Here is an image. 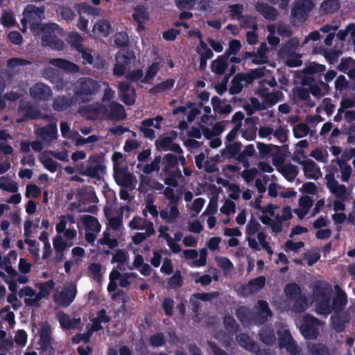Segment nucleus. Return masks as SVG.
Masks as SVG:
<instances>
[{
  "label": "nucleus",
  "instance_id": "nucleus-10",
  "mask_svg": "<svg viewBox=\"0 0 355 355\" xmlns=\"http://www.w3.org/2000/svg\"><path fill=\"white\" fill-rule=\"evenodd\" d=\"M119 96L121 101L128 105H132L136 100V92L130 82L127 80L119 81L117 83Z\"/></svg>",
  "mask_w": 355,
  "mask_h": 355
},
{
  "label": "nucleus",
  "instance_id": "nucleus-19",
  "mask_svg": "<svg viewBox=\"0 0 355 355\" xmlns=\"http://www.w3.org/2000/svg\"><path fill=\"white\" fill-rule=\"evenodd\" d=\"M258 305L259 311L254 315L253 320L256 324H262L268 320V317L272 315V311L266 301L259 300Z\"/></svg>",
  "mask_w": 355,
  "mask_h": 355
},
{
  "label": "nucleus",
  "instance_id": "nucleus-37",
  "mask_svg": "<svg viewBox=\"0 0 355 355\" xmlns=\"http://www.w3.org/2000/svg\"><path fill=\"white\" fill-rule=\"evenodd\" d=\"M293 94L299 101L303 102L307 107H313L315 106V102L311 100L309 89L299 87L293 90Z\"/></svg>",
  "mask_w": 355,
  "mask_h": 355
},
{
  "label": "nucleus",
  "instance_id": "nucleus-23",
  "mask_svg": "<svg viewBox=\"0 0 355 355\" xmlns=\"http://www.w3.org/2000/svg\"><path fill=\"white\" fill-rule=\"evenodd\" d=\"M268 48L266 42H262L257 51H254V58L251 60L253 64H264L269 62L268 55Z\"/></svg>",
  "mask_w": 355,
  "mask_h": 355
},
{
  "label": "nucleus",
  "instance_id": "nucleus-57",
  "mask_svg": "<svg viewBox=\"0 0 355 355\" xmlns=\"http://www.w3.org/2000/svg\"><path fill=\"white\" fill-rule=\"evenodd\" d=\"M39 344L41 348L47 349L51 344V329L48 327H42L40 333Z\"/></svg>",
  "mask_w": 355,
  "mask_h": 355
},
{
  "label": "nucleus",
  "instance_id": "nucleus-3",
  "mask_svg": "<svg viewBox=\"0 0 355 355\" xmlns=\"http://www.w3.org/2000/svg\"><path fill=\"white\" fill-rule=\"evenodd\" d=\"M321 321L309 313L302 317V322L300 326V334L306 340H315L319 336V327Z\"/></svg>",
  "mask_w": 355,
  "mask_h": 355
},
{
  "label": "nucleus",
  "instance_id": "nucleus-15",
  "mask_svg": "<svg viewBox=\"0 0 355 355\" xmlns=\"http://www.w3.org/2000/svg\"><path fill=\"white\" fill-rule=\"evenodd\" d=\"M55 286V282L53 279L48 280L40 284L39 288L40 291L34 298H26L24 300V303L27 306L37 305V303L42 298L48 296Z\"/></svg>",
  "mask_w": 355,
  "mask_h": 355
},
{
  "label": "nucleus",
  "instance_id": "nucleus-54",
  "mask_svg": "<svg viewBox=\"0 0 355 355\" xmlns=\"http://www.w3.org/2000/svg\"><path fill=\"white\" fill-rule=\"evenodd\" d=\"M224 326L230 334H235L239 329V324L232 315H225L223 318Z\"/></svg>",
  "mask_w": 355,
  "mask_h": 355
},
{
  "label": "nucleus",
  "instance_id": "nucleus-58",
  "mask_svg": "<svg viewBox=\"0 0 355 355\" xmlns=\"http://www.w3.org/2000/svg\"><path fill=\"white\" fill-rule=\"evenodd\" d=\"M78 12L79 15L83 13L92 15H99L100 10L97 8H94L85 3H81L77 4L75 7Z\"/></svg>",
  "mask_w": 355,
  "mask_h": 355
},
{
  "label": "nucleus",
  "instance_id": "nucleus-45",
  "mask_svg": "<svg viewBox=\"0 0 355 355\" xmlns=\"http://www.w3.org/2000/svg\"><path fill=\"white\" fill-rule=\"evenodd\" d=\"M49 155L50 154L47 151L44 152L39 156V159L47 170L55 172L58 169V164L53 160Z\"/></svg>",
  "mask_w": 355,
  "mask_h": 355
},
{
  "label": "nucleus",
  "instance_id": "nucleus-41",
  "mask_svg": "<svg viewBox=\"0 0 355 355\" xmlns=\"http://www.w3.org/2000/svg\"><path fill=\"white\" fill-rule=\"evenodd\" d=\"M161 162L162 157L158 155L156 156L150 164H138L137 168H139L140 171H141L144 173L148 175L154 171H157L159 170Z\"/></svg>",
  "mask_w": 355,
  "mask_h": 355
},
{
  "label": "nucleus",
  "instance_id": "nucleus-34",
  "mask_svg": "<svg viewBox=\"0 0 355 355\" xmlns=\"http://www.w3.org/2000/svg\"><path fill=\"white\" fill-rule=\"evenodd\" d=\"M256 150L253 144H248L236 157V160L241 162L245 168H249L250 164L247 159V157H254L256 155Z\"/></svg>",
  "mask_w": 355,
  "mask_h": 355
},
{
  "label": "nucleus",
  "instance_id": "nucleus-36",
  "mask_svg": "<svg viewBox=\"0 0 355 355\" xmlns=\"http://www.w3.org/2000/svg\"><path fill=\"white\" fill-rule=\"evenodd\" d=\"M19 114L22 116L21 118H17L16 119L17 123H21L24 121L26 119H33L37 116L36 112L33 110V108L31 106V105L28 102H21L19 110Z\"/></svg>",
  "mask_w": 355,
  "mask_h": 355
},
{
  "label": "nucleus",
  "instance_id": "nucleus-29",
  "mask_svg": "<svg viewBox=\"0 0 355 355\" xmlns=\"http://www.w3.org/2000/svg\"><path fill=\"white\" fill-rule=\"evenodd\" d=\"M256 10L258 11L264 18L268 20H275L278 16V12L277 10L268 6L266 3L259 2L256 5Z\"/></svg>",
  "mask_w": 355,
  "mask_h": 355
},
{
  "label": "nucleus",
  "instance_id": "nucleus-27",
  "mask_svg": "<svg viewBox=\"0 0 355 355\" xmlns=\"http://www.w3.org/2000/svg\"><path fill=\"white\" fill-rule=\"evenodd\" d=\"M236 340L241 347L250 352L258 349V344L245 333L236 335Z\"/></svg>",
  "mask_w": 355,
  "mask_h": 355
},
{
  "label": "nucleus",
  "instance_id": "nucleus-52",
  "mask_svg": "<svg viewBox=\"0 0 355 355\" xmlns=\"http://www.w3.org/2000/svg\"><path fill=\"white\" fill-rule=\"evenodd\" d=\"M313 294L316 298V300H319L321 298L326 297L331 295V291L328 288L327 285L323 284H315L313 286Z\"/></svg>",
  "mask_w": 355,
  "mask_h": 355
},
{
  "label": "nucleus",
  "instance_id": "nucleus-22",
  "mask_svg": "<svg viewBox=\"0 0 355 355\" xmlns=\"http://www.w3.org/2000/svg\"><path fill=\"white\" fill-rule=\"evenodd\" d=\"M243 108L248 116H251L256 112L266 110L267 106L264 103L260 101L258 98L255 97H251L243 104Z\"/></svg>",
  "mask_w": 355,
  "mask_h": 355
},
{
  "label": "nucleus",
  "instance_id": "nucleus-33",
  "mask_svg": "<svg viewBox=\"0 0 355 355\" xmlns=\"http://www.w3.org/2000/svg\"><path fill=\"white\" fill-rule=\"evenodd\" d=\"M337 69L340 71L347 73L350 78H355V60L352 58H342Z\"/></svg>",
  "mask_w": 355,
  "mask_h": 355
},
{
  "label": "nucleus",
  "instance_id": "nucleus-49",
  "mask_svg": "<svg viewBox=\"0 0 355 355\" xmlns=\"http://www.w3.org/2000/svg\"><path fill=\"white\" fill-rule=\"evenodd\" d=\"M242 148V144L239 141L225 143V148L223 150V154H227L230 157L239 155Z\"/></svg>",
  "mask_w": 355,
  "mask_h": 355
},
{
  "label": "nucleus",
  "instance_id": "nucleus-42",
  "mask_svg": "<svg viewBox=\"0 0 355 355\" xmlns=\"http://www.w3.org/2000/svg\"><path fill=\"white\" fill-rule=\"evenodd\" d=\"M73 98L64 96L56 97L53 102V107L55 110L64 111L71 106Z\"/></svg>",
  "mask_w": 355,
  "mask_h": 355
},
{
  "label": "nucleus",
  "instance_id": "nucleus-25",
  "mask_svg": "<svg viewBox=\"0 0 355 355\" xmlns=\"http://www.w3.org/2000/svg\"><path fill=\"white\" fill-rule=\"evenodd\" d=\"M259 336L262 343L269 346L275 345L277 340L274 329L269 325L263 326L261 329Z\"/></svg>",
  "mask_w": 355,
  "mask_h": 355
},
{
  "label": "nucleus",
  "instance_id": "nucleus-9",
  "mask_svg": "<svg viewBox=\"0 0 355 355\" xmlns=\"http://www.w3.org/2000/svg\"><path fill=\"white\" fill-rule=\"evenodd\" d=\"M24 17L21 19L22 32L26 30V24L28 21H35L44 19V8L37 7L36 6L30 4L27 5L23 12Z\"/></svg>",
  "mask_w": 355,
  "mask_h": 355
},
{
  "label": "nucleus",
  "instance_id": "nucleus-59",
  "mask_svg": "<svg viewBox=\"0 0 355 355\" xmlns=\"http://www.w3.org/2000/svg\"><path fill=\"white\" fill-rule=\"evenodd\" d=\"M288 130L286 125H280L274 129L273 137L281 144L285 143L288 140Z\"/></svg>",
  "mask_w": 355,
  "mask_h": 355
},
{
  "label": "nucleus",
  "instance_id": "nucleus-18",
  "mask_svg": "<svg viewBox=\"0 0 355 355\" xmlns=\"http://www.w3.org/2000/svg\"><path fill=\"white\" fill-rule=\"evenodd\" d=\"M164 158L165 161L164 170L166 173L168 174L170 178L182 177L181 172L178 168V158L171 153L166 154Z\"/></svg>",
  "mask_w": 355,
  "mask_h": 355
},
{
  "label": "nucleus",
  "instance_id": "nucleus-31",
  "mask_svg": "<svg viewBox=\"0 0 355 355\" xmlns=\"http://www.w3.org/2000/svg\"><path fill=\"white\" fill-rule=\"evenodd\" d=\"M300 45V40L297 37L291 38L279 49V56L283 58L288 55L296 53Z\"/></svg>",
  "mask_w": 355,
  "mask_h": 355
},
{
  "label": "nucleus",
  "instance_id": "nucleus-14",
  "mask_svg": "<svg viewBox=\"0 0 355 355\" xmlns=\"http://www.w3.org/2000/svg\"><path fill=\"white\" fill-rule=\"evenodd\" d=\"M327 187L330 192L341 201H345L350 196L344 184H339L336 179H327Z\"/></svg>",
  "mask_w": 355,
  "mask_h": 355
},
{
  "label": "nucleus",
  "instance_id": "nucleus-30",
  "mask_svg": "<svg viewBox=\"0 0 355 355\" xmlns=\"http://www.w3.org/2000/svg\"><path fill=\"white\" fill-rule=\"evenodd\" d=\"M110 317L107 315V311L104 309H101L97 313V316L94 318L91 321L92 322L91 330L92 331H98L103 329V326L101 324L103 323H108L110 322Z\"/></svg>",
  "mask_w": 355,
  "mask_h": 355
},
{
  "label": "nucleus",
  "instance_id": "nucleus-1",
  "mask_svg": "<svg viewBox=\"0 0 355 355\" xmlns=\"http://www.w3.org/2000/svg\"><path fill=\"white\" fill-rule=\"evenodd\" d=\"M93 110L97 116L102 119L120 121L125 117L123 106L114 101L110 102L108 104L96 105L93 107Z\"/></svg>",
  "mask_w": 355,
  "mask_h": 355
},
{
  "label": "nucleus",
  "instance_id": "nucleus-7",
  "mask_svg": "<svg viewBox=\"0 0 355 355\" xmlns=\"http://www.w3.org/2000/svg\"><path fill=\"white\" fill-rule=\"evenodd\" d=\"M77 295L76 285L73 282L67 284L63 289L53 295L54 302L64 307L69 306Z\"/></svg>",
  "mask_w": 355,
  "mask_h": 355
},
{
  "label": "nucleus",
  "instance_id": "nucleus-12",
  "mask_svg": "<svg viewBox=\"0 0 355 355\" xmlns=\"http://www.w3.org/2000/svg\"><path fill=\"white\" fill-rule=\"evenodd\" d=\"M112 161L113 162L114 178H131V175L128 171L125 157L121 153H114L112 155Z\"/></svg>",
  "mask_w": 355,
  "mask_h": 355
},
{
  "label": "nucleus",
  "instance_id": "nucleus-2",
  "mask_svg": "<svg viewBox=\"0 0 355 355\" xmlns=\"http://www.w3.org/2000/svg\"><path fill=\"white\" fill-rule=\"evenodd\" d=\"M101 88L99 83L91 78H80L73 85L75 94L83 99H89Z\"/></svg>",
  "mask_w": 355,
  "mask_h": 355
},
{
  "label": "nucleus",
  "instance_id": "nucleus-50",
  "mask_svg": "<svg viewBox=\"0 0 355 355\" xmlns=\"http://www.w3.org/2000/svg\"><path fill=\"white\" fill-rule=\"evenodd\" d=\"M286 295L293 300L302 295V290L297 283H288L284 288Z\"/></svg>",
  "mask_w": 355,
  "mask_h": 355
},
{
  "label": "nucleus",
  "instance_id": "nucleus-62",
  "mask_svg": "<svg viewBox=\"0 0 355 355\" xmlns=\"http://www.w3.org/2000/svg\"><path fill=\"white\" fill-rule=\"evenodd\" d=\"M0 316L3 320L8 322L10 327H12L15 324V313L10 311L9 306H6L0 309Z\"/></svg>",
  "mask_w": 355,
  "mask_h": 355
},
{
  "label": "nucleus",
  "instance_id": "nucleus-63",
  "mask_svg": "<svg viewBox=\"0 0 355 355\" xmlns=\"http://www.w3.org/2000/svg\"><path fill=\"white\" fill-rule=\"evenodd\" d=\"M183 277L181 275V272L179 270H177L173 275L170 277L168 282V287L171 289H175L177 288L181 287L183 284Z\"/></svg>",
  "mask_w": 355,
  "mask_h": 355
},
{
  "label": "nucleus",
  "instance_id": "nucleus-55",
  "mask_svg": "<svg viewBox=\"0 0 355 355\" xmlns=\"http://www.w3.org/2000/svg\"><path fill=\"white\" fill-rule=\"evenodd\" d=\"M278 171L286 178H295L298 173L297 167L291 164H286L279 166Z\"/></svg>",
  "mask_w": 355,
  "mask_h": 355
},
{
  "label": "nucleus",
  "instance_id": "nucleus-6",
  "mask_svg": "<svg viewBox=\"0 0 355 355\" xmlns=\"http://www.w3.org/2000/svg\"><path fill=\"white\" fill-rule=\"evenodd\" d=\"M135 57L128 51H120L116 54L115 63L113 68V74L116 77H121L127 70L132 67Z\"/></svg>",
  "mask_w": 355,
  "mask_h": 355
},
{
  "label": "nucleus",
  "instance_id": "nucleus-26",
  "mask_svg": "<svg viewBox=\"0 0 355 355\" xmlns=\"http://www.w3.org/2000/svg\"><path fill=\"white\" fill-rule=\"evenodd\" d=\"M303 166L304 175L307 178H320L322 176L320 168L312 159H307L300 163Z\"/></svg>",
  "mask_w": 355,
  "mask_h": 355
},
{
  "label": "nucleus",
  "instance_id": "nucleus-39",
  "mask_svg": "<svg viewBox=\"0 0 355 355\" xmlns=\"http://www.w3.org/2000/svg\"><path fill=\"white\" fill-rule=\"evenodd\" d=\"M81 222L83 224L86 231L99 232L101 225L98 219L91 215H85L82 216Z\"/></svg>",
  "mask_w": 355,
  "mask_h": 355
},
{
  "label": "nucleus",
  "instance_id": "nucleus-43",
  "mask_svg": "<svg viewBox=\"0 0 355 355\" xmlns=\"http://www.w3.org/2000/svg\"><path fill=\"white\" fill-rule=\"evenodd\" d=\"M228 67L227 58L225 55L218 57L211 63V70L217 74H223Z\"/></svg>",
  "mask_w": 355,
  "mask_h": 355
},
{
  "label": "nucleus",
  "instance_id": "nucleus-16",
  "mask_svg": "<svg viewBox=\"0 0 355 355\" xmlns=\"http://www.w3.org/2000/svg\"><path fill=\"white\" fill-rule=\"evenodd\" d=\"M30 94L34 98L46 101L51 97L53 92L50 87L40 82L31 87Z\"/></svg>",
  "mask_w": 355,
  "mask_h": 355
},
{
  "label": "nucleus",
  "instance_id": "nucleus-20",
  "mask_svg": "<svg viewBox=\"0 0 355 355\" xmlns=\"http://www.w3.org/2000/svg\"><path fill=\"white\" fill-rule=\"evenodd\" d=\"M336 295L332 300V306L334 313L341 312L347 305V297L345 292L338 286H336Z\"/></svg>",
  "mask_w": 355,
  "mask_h": 355
},
{
  "label": "nucleus",
  "instance_id": "nucleus-21",
  "mask_svg": "<svg viewBox=\"0 0 355 355\" xmlns=\"http://www.w3.org/2000/svg\"><path fill=\"white\" fill-rule=\"evenodd\" d=\"M48 62L51 65L59 67L69 73H78L80 70V67L77 64L65 59L53 58L50 59Z\"/></svg>",
  "mask_w": 355,
  "mask_h": 355
},
{
  "label": "nucleus",
  "instance_id": "nucleus-60",
  "mask_svg": "<svg viewBox=\"0 0 355 355\" xmlns=\"http://www.w3.org/2000/svg\"><path fill=\"white\" fill-rule=\"evenodd\" d=\"M98 243L102 245H107L110 249H114L118 247L119 241L116 239L110 238V233L104 232L103 237L98 241Z\"/></svg>",
  "mask_w": 355,
  "mask_h": 355
},
{
  "label": "nucleus",
  "instance_id": "nucleus-44",
  "mask_svg": "<svg viewBox=\"0 0 355 355\" xmlns=\"http://www.w3.org/2000/svg\"><path fill=\"white\" fill-rule=\"evenodd\" d=\"M195 35L200 40V44L196 48L197 53L200 55V58L210 59L214 55L213 52L207 46L206 44L202 39L201 34L196 31Z\"/></svg>",
  "mask_w": 355,
  "mask_h": 355
},
{
  "label": "nucleus",
  "instance_id": "nucleus-13",
  "mask_svg": "<svg viewBox=\"0 0 355 355\" xmlns=\"http://www.w3.org/2000/svg\"><path fill=\"white\" fill-rule=\"evenodd\" d=\"M311 0H296L292 9L291 15L298 19H305L313 8Z\"/></svg>",
  "mask_w": 355,
  "mask_h": 355
},
{
  "label": "nucleus",
  "instance_id": "nucleus-51",
  "mask_svg": "<svg viewBox=\"0 0 355 355\" xmlns=\"http://www.w3.org/2000/svg\"><path fill=\"white\" fill-rule=\"evenodd\" d=\"M110 30V23L104 19L98 21L93 27V32L98 33L101 36H107Z\"/></svg>",
  "mask_w": 355,
  "mask_h": 355
},
{
  "label": "nucleus",
  "instance_id": "nucleus-56",
  "mask_svg": "<svg viewBox=\"0 0 355 355\" xmlns=\"http://www.w3.org/2000/svg\"><path fill=\"white\" fill-rule=\"evenodd\" d=\"M338 8L339 6L336 0H326L321 3L320 12L322 14L332 13Z\"/></svg>",
  "mask_w": 355,
  "mask_h": 355
},
{
  "label": "nucleus",
  "instance_id": "nucleus-38",
  "mask_svg": "<svg viewBox=\"0 0 355 355\" xmlns=\"http://www.w3.org/2000/svg\"><path fill=\"white\" fill-rule=\"evenodd\" d=\"M293 135L295 138L300 139L310 135H313L315 132V130L311 129L305 122L298 123L294 125L292 128Z\"/></svg>",
  "mask_w": 355,
  "mask_h": 355
},
{
  "label": "nucleus",
  "instance_id": "nucleus-64",
  "mask_svg": "<svg viewBox=\"0 0 355 355\" xmlns=\"http://www.w3.org/2000/svg\"><path fill=\"white\" fill-rule=\"evenodd\" d=\"M310 156L318 162L327 163L329 154L327 150L317 148L311 150Z\"/></svg>",
  "mask_w": 355,
  "mask_h": 355
},
{
  "label": "nucleus",
  "instance_id": "nucleus-17",
  "mask_svg": "<svg viewBox=\"0 0 355 355\" xmlns=\"http://www.w3.org/2000/svg\"><path fill=\"white\" fill-rule=\"evenodd\" d=\"M35 134L44 144H49L57 138V126L55 124H49L37 128L35 130Z\"/></svg>",
  "mask_w": 355,
  "mask_h": 355
},
{
  "label": "nucleus",
  "instance_id": "nucleus-24",
  "mask_svg": "<svg viewBox=\"0 0 355 355\" xmlns=\"http://www.w3.org/2000/svg\"><path fill=\"white\" fill-rule=\"evenodd\" d=\"M250 84V83L247 82L245 73H238L232 80L230 92L232 94H239L244 87Z\"/></svg>",
  "mask_w": 355,
  "mask_h": 355
},
{
  "label": "nucleus",
  "instance_id": "nucleus-47",
  "mask_svg": "<svg viewBox=\"0 0 355 355\" xmlns=\"http://www.w3.org/2000/svg\"><path fill=\"white\" fill-rule=\"evenodd\" d=\"M31 63V61L21 58H12L7 60V65L12 71H19L22 67Z\"/></svg>",
  "mask_w": 355,
  "mask_h": 355
},
{
  "label": "nucleus",
  "instance_id": "nucleus-35",
  "mask_svg": "<svg viewBox=\"0 0 355 355\" xmlns=\"http://www.w3.org/2000/svg\"><path fill=\"white\" fill-rule=\"evenodd\" d=\"M315 311L318 314L323 315H328L334 311L331 295L317 300Z\"/></svg>",
  "mask_w": 355,
  "mask_h": 355
},
{
  "label": "nucleus",
  "instance_id": "nucleus-46",
  "mask_svg": "<svg viewBox=\"0 0 355 355\" xmlns=\"http://www.w3.org/2000/svg\"><path fill=\"white\" fill-rule=\"evenodd\" d=\"M308 349L310 355H331L329 347L321 343L310 344Z\"/></svg>",
  "mask_w": 355,
  "mask_h": 355
},
{
  "label": "nucleus",
  "instance_id": "nucleus-28",
  "mask_svg": "<svg viewBox=\"0 0 355 355\" xmlns=\"http://www.w3.org/2000/svg\"><path fill=\"white\" fill-rule=\"evenodd\" d=\"M347 322V315L340 312L334 313V314L331 316V327L337 333H341L345 330V324Z\"/></svg>",
  "mask_w": 355,
  "mask_h": 355
},
{
  "label": "nucleus",
  "instance_id": "nucleus-11",
  "mask_svg": "<svg viewBox=\"0 0 355 355\" xmlns=\"http://www.w3.org/2000/svg\"><path fill=\"white\" fill-rule=\"evenodd\" d=\"M163 120V117L159 115L155 118L144 119L141 121L139 129L145 137L153 140L155 137V134L152 128L160 129V123Z\"/></svg>",
  "mask_w": 355,
  "mask_h": 355
},
{
  "label": "nucleus",
  "instance_id": "nucleus-61",
  "mask_svg": "<svg viewBox=\"0 0 355 355\" xmlns=\"http://www.w3.org/2000/svg\"><path fill=\"white\" fill-rule=\"evenodd\" d=\"M56 318L63 329H71L73 328L72 320L68 314L60 311L56 313Z\"/></svg>",
  "mask_w": 355,
  "mask_h": 355
},
{
  "label": "nucleus",
  "instance_id": "nucleus-4",
  "mask_svg": "<svg viewBox=\"0 0 355 355\" xmlns=\"http://www.w3.org/2000/svg\"><path fill=\"white\" fill-rule=\"evenodd\" d=\"M31 30L35 34H38L40 30L42 33V44L43 46H49V44L53 42V40L56 37L55 35H62L63 29L60 28L57 24H40L33 23L31 26Z\"/></svg>",
  "mask_w": 355,
  "mask_h": 355
},
{
  "label": "nucleus",
  "instance_id": "nucleus-8",
  "mask_svg": "<svg viewBox=\"0 0 355 355\" xmlns=\"http://www.w3.org/2000/svg\"><path fill=\"white\" fill-rule=\"evenodd\" d=\"M277 334L279 336L278 343L280 349L285 348L291 355L300 354V349L297 343L293 340L288 329H279L277 331Z\"/></svg>",
  "mask_w": 355,
  "mask_h": 355
},
{
  "label": "nucleus",
  "instance_id": "nucleus-5",
  "mask_svg": "<svg viewBox=\"0 0 355 355\" xmlns=\"http://www.w3.org/2000/svg\"><path fill=\"white\" fill-rule=\"evenodd\" d=\"M88 165L82 175L89 178H101L106 174L107 168L102 156L92 155L87 160Z\"/></svg>",
  "mask_w": 355,
  "mask_h": 355
},
{
  "label": "nucleus",
  "instance_id": "nucleus-48",
  "mask_svg": "<svg viewBox=\"0 0 355 355\" xmlns=\"http://www.w3.org/2000/svg\"><path fill=\"white\" fill-rule=\"evenodd\" d=\"M133 19L139 24V27L148 19V12L144 6H137L134 8Z\"/></svg>",
  "mask_w": 355,
  "mask_h": 355
},
{
  "label": "nucleus",
  "instance_id": "nucleus-40",
  "mask_svg": "<svg viewBox=\"0 0 355 355\" xmlns=\"http://www.w3.org/2000/svg\"><path fill=\"white\" fill-rule=\"evenodd\" d=\"M260 96L263 99L265 105L271 107L284 98V94L281 91H276L270 93L261 92Z\"/></svg>",
  "mask_w": 355,
  "mask_h": 355
},
{
  "label": "nucleus",
  "instance_id": "nucleus-32",
  "mask_svg": "<svg viewBox=\"0 0 355 355\" xmlns=\"http://www.w3.org/2000/svg\"><path fill=\"white\" fill-rule=\"evenodd\" d=\"M355 107V100L350 98H343L340 103V107L338 109L337 114L334 116V120L336 122H340L343 120V112L352 110L351 108Z\"/></svg>",
  "mask_w": 355,
  "mask_h": 355
},
{
  "label": "nucleus",
  "instance_id": "nucleus-53",
  "mask_svg": "<svg viewBox=\"0 0 355 355\" xmlns=\"http://www.w3.org/2000/svg\"><path fill=\"white\" fill-rule=\"evenodd\" d=\"M302 54L295 53L288 55L282 58L286 59V64L289 67H299L302 65Z\"/></svg>",
  "mask_w": 355,
  "mask_h": 355
}]
</instances>
